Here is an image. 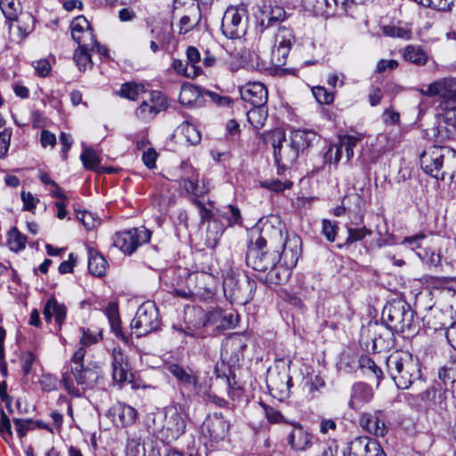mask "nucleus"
<instances>
[{"label":"nucleus","instance_id":"nucleus-44","mask_svg":"<svg viewBox=\"0 0 456 456\" xmlns=\"http://www.w3.org/2000/svg\"><path fill=\"white\" fill-rule=\"evenodd\" d=\"M90 49L77 48L73 59L79 70H85L87 66H91V52Z\"/></svg>","mask_w":456,"mask_h":456},{"label":"nucleus","instance_id":"nucleus-8","mask_svg":"<svg viewBox=\"0 0 456 456\" xmlns=\"http://www.w3.org/2000/svg\"><path fill=\"white\" fill-rule=\"evenodd\" d=\"M247 20L248 10L245 4L227 8L222 19L223 34L230 39L242 37L247 31Z\"/></svg>","mask_w":456,"mask_h":456},{"label":"nucleus","instance_id":"nucleus-45","mask_svg":"<svg viewBox=\"0 0 456 456\" xmlns=\"http://www.w3.org/2000/svg\"><path fill=\"white\" fill-rule=\"evenodd\" d=\"M289 52L290 50H289V48L276 47L273 45L271 53V64L275 68L284 66Z\"/></svg>","mask_w":456,"mask_h":456},{"label":"nucleus","instance_id":"nucleus-32","mask_svg":"<svg viewBox=\"0 0 456 456\" xmlns=\"http://www.w3.org/2000/svg\"><path fill=\"white\" fill-rule=\"evenodd\" d=\"M107 261L105 258L93 248L88 249V270L96 276L102 277L105 274Z\"/></svg>","mask_w":456,"mask_h":456},{"label":"nucleus","instance_id":"nucleus-41","mask_svg":"<svg viewBox=\"0 0 456 456\" xmlns=\"http://www.w3.org/2000/svg\"><path fill=\"white\" fill-rule=\"evenodd\" d=\"M294 40V37L290 29L281 27L279 28L275 37H274V44L276 47H284L291 49V45Z\"/></svg>","mask_w":456,"mask_h":456},{"label":"nucleus","instance_id":"nucleus-31","mask_svg":"<svg viewBox=\"0 0 456 456\" xmlns=\"http://www.w3.org/2000/svg\"><path fill=\"white\" fill-rule=\"evenodd\" d=\"M225 226L220 220H212L207 226L205 244L210 248H214L218 244Z\"/></svg>","mask_w":456,"mask_h":456},{"label":"nucleus","instance_id":"nucleus-22","mask_svg":"<svg viewBox=\"0 0 456 456\" xmlns=\"http://www.w3.org/2000/svg\"><path fill=\"white\" fill-rule=\"evenodd\" d=\"M109 413L114 425L122 428L134 424L137 417L135 409L123 403L114 404Z\"/></svg>","mask_w":456,"mask_h":456},{"label":"nucleus","instance_id":"nucleus-25","mask_svg":"<svg viewBox=\"0 0 456 456\" xmlns=\"http://www.w3.org/2000/svg\"><path fill=\"white\" fill-rule=\"evenodd\" d=\"M373 397L372 388L362 382L355 383L352 387L351 398L348 405L353 410H359Z\"/></svg>","mask_w":456,"mask_h":456},{"label":"nucleus","instance_id":"nucleus-38","mask_svg":"<svg viewBox=\"0 0 456 456\" xmlns=\"http://www.w3.org/2000/svg\"><path fill=\"white\" fill-rule=\"evenodd\" d=\"M145 93L143 85L134 82L125 83L118 91V95L131 101H136L140 94Z\"/></svg>","mask_w":456,"mask_h":456},{"label":"nucleus","instance_id":"nucleus-16","mask_svg":"<svg viewBox=\"0 0 456 456\" xmlns=\"http://www.w3.org/2000/svg\"><path fill=\"white\" fill-rule=\"evenodd\" d=\"M344 456H386L381 445L368 436L354 438L347 447Z\"/></svg>","mask_w":456,"mask_h":456},{"label":"nucleus","instance_id":"nucleus-39","mask_svg":"<svg viewBox=\"0 0 456 456\" xmlns=\"http://www.w3.org/2000/svg\"><path fill=\"white\" fill-rule=\"evenodd\" d=\"M8 246L13 252H19L26 248L27 237L20 232L16 227H12L8 232Z\"/></svg>","mask_w":456,"mask_h":456},{"label":"nucleus","instance_id":"nucleus-46","mask_svg":"<svg viewBox=\"0 0 456 456\" xmlns=\"http://www.w3.org/2000/svg\"><path fill=\"white\" fill-rule=\"evenodd\" d=\"M338 142L343 152L346 154V161H349L354 156V147H355L359 142L358 137L354 135H345L340 137Z\"/></svg>","mask_w":456,"mask_h":456},{"label":"nucleus","instance_id":"nucleus-33","mask_svg":"<svg viewBox=\"0 0 456 456\" xmlns=\"http://www.w3.org/2000/svg\"><path fill=\"white\" fill-rule=\"evenodd\" d=\"M267 116L268 110L266 104L259 107L252 106L247 111L248 121L255 129H260L264 126Z\"/></svg>","mask_w":456,"mask_h":456},{"label":"nucleus","instance_id":"nucleus-47","mask_svg":"<svg viewBox=\"0 0 456 456\" xmlns=\"http://www.w3.org/2000/svg\"><path fill=\"white\" fill-rule=\"evenodd\" d=\"M80 331L82 336L80 338V347L84 349L86 346H90L95 343H97L102 338V331H92L89 329L81 328Z\"/></svg>","mask_w":456,"mask_h":456},{"label":"nucleus","instance_id":"nucleus-15","mask_svg":"<svg viewBox=\"0 0 456 456\" xmlns=\"http://www.w3.org/2000/svg\"><path fill=\"white\" fill-rule=\"evenodd\" d=\"M229 428V421L219 413L208 415L201 426L202 435L216 443L226 437Z\"/></svg>","mask_w":456,"mask_h":456},{"label":"nucleus","instance_id":"nucleus-63","mask_svg":"<svg viewBox=\"0 0 456 456\" xmlns=\"http://www.w3.org/2000/svg\"><path fill=\"white\" fill-rule=\"evenodd\" d=\"M338 232V225L330 220L324 219L322 221V234L329 241H334Z\"/></svg>","mask_w":456,"mask_h":456},{"label":"nucleus","instance_id":"nucleus-52","mask_svg":"<svg viewBox=\"0 0 456 456\" xmlns=\"http://www.w3.org/2000/svg\"><path fill=\"white\" fill-rule=\"evenodd\" d=\"M342 148L339 142L331 145L324 155L325 162L337 166L343 155Z\"/></svg>","mask_w":456,"mask_h":456},{"label":"nucleus","instance_id":"nucleus-56","mask_svg":"<svg viewBox=\"0 0 456 456\" xmlns=\"http://www.w3.org/2000/svg\"><path fill=\"white\" fill-rule=\"evenodd\" d=\"M75 41L77 43L78 48L94 50L96 45V39L92 28L83 36H77V39Z\"/></svg>","mask_w":456,"mask_h":456},{"label":"nucleus","instance_id":"nucleus-53","mask_svg":"<svg viewBox=\"0 0 456 456\" xmlns=\"http://www.w3.org/2000/svg\"><path fill=\"white\" fill-rule=\"evenodd\" d=\"M221 216L227 221V225L241 224V216L240 209L232 205H229L228 212L222 213Z\"/></svg>","mask_w":456,"mask_h":456},{"label":"nucleus","instance_id":"nucleus-5","mask_svg":"<svg viewBox=\"0 0 456 456\" xmlns=\"http://www.w3.org/2000/svg\"><path fill=\"white\" fill-rule=\"evenodd\" d=\"M382 317L392 331L396 333L414 331V314L405 302L395 301L386 305Z\"/></svg>","mask_w":456,"mask_h":456},{"label":"nucleus","instance_id":"nucleus-37","mask_svg":"<svg viewBox=\"0 0 456 456\" xmlns=\"http://www.w3.org/2000/svg\"><path fill=\"white\" fill-rule=\"evenodd\" d=\"M177 132L180 133L185 141L191 145L198 144L201 140V134L198 128L189 122H183L177 128Z\"/></svg>","mask_w":456,"mask_h":456},{"label":"nucleus","instance_id":"nucleus-26","mask_svg":"<svg viewBox=\"0 0 456 456\" xmlns=\"http://www.w3.org/2000/svg\"><path fill=\"white\" fill-rule=\"evenodd\" d=\"M312 436L301 425H294L288 436V444L297 451L305 450L311 444Z\"/></svg>","mask_w":456,"mask_h":456},{"label":"nucleus","instance_id":"nucleus-19","mask_svg":"<svg viewBox=\"0 0 456 456\" xmlns=\"http://www.w3.org/2000/svg\"><path fill=\"white\" fill-rule=\"evenodd\" d=\"M279 253L268 251H256L248 249L246 261L248 266L258 272H265L273 267L278 260Z\"/></svg>","mask_w":456,"mask_h":456},{"label":"nucleus","instance_id":"nucleus-60","mask_svg":"<svg viewBox=\"0 0 456 456\" xmlns=\"http://www.w3.org/2000/svg\"><path fill=\"white\" fill-rule=\"evenodd\" d=\"M0 435L5 441L12 436L10 419L3 411L0 415Z\"/></svg>","mask_w":456,"mask_h":456},{"label":"nucleus","instance_id":"nucleus-17","mask_svg":"<svg viewBox=\"0 0 456 456\" xmlns=\"http://www.w3.org/2000/svg\"><path fill=\"white\" fill-rule=\"evenodd\" d=\"M360 425L375 436L383 437L388 431L387 417L383 411L362 413L360 417Z\"/></svg>","mask_w":456,"mask_h":456},{"label":"nucleus","instance_id":"nucleus-43","mask_svg":"<svg viewBox=\"0 0 456 456\" xmlns=\"http://www.w3.org/2000/svg\"><path fill=\"white\" fill-rule=\"evenodd\" d=\"M70 28L73 40L77 39V36L81 37L92 28L88 20L84 16L75 18L71 22Z\"/></svg>","mask_w":456,"mask_h":456},{"label":"nucleus","instance_id":"nucleus-10","mask_svg":"<svg viewBox=\"0 0 456 456\" xmlns=\"http://www.w3.org/2000/svg\"><path fill=\"white\" fill-rule=\"evenodd\" d=\"M151 232L144 227L134 228L115 235L113 245L125 254L131 255L136 248L151 240Z\"/></svg>","mask_w":456,"mask_h":456},{"label":"nucleus","instance_id":"nucleus-61","mask_svg":"<svg viewBox=\"0 0 456 456\" xmlns=\"http://www.w3.org/2000/svg\"><path fill=\"white\" fill-rule=\"evenodd\" d=\"M222 313L221 309H215L209 311L205 314L204 326L215 325L216 329L218 330V324L222 323Z\"/></svg>","mask_w":456,"mask_h":456},{"label":"nucleus","instance_id":"nucleus-20","mask_svg":"<svg viewBox=\"0 0 456 456\" xmlns=\"http://www.w3.org/2000/svg\"><path fill=\"white\" fill-rule=\"evenodd\" d=\"M189 281L195 282V293L203 297H212L216 292L217 280L210 273H195L190 275Z\"/></svg>","mask_w":456,"mask_h":456},{"label":"nucleus","instance_id":"nucleus-4","mask_svg":"<svg viewBox=\"0 0 456 456\" xmlns=\"http://www.w3.org/2000/svg\"><path fill=\"white\" fill-rule=\"evenodd\" d=\"M419 92L426 96H439L441 102L436 107V115L443 120L450 121V125L456 124V81L452 78L436 80L428 86L427 89Z\"/></svg>","mask_w":456,"mask_h":456},{"label":"nucleus","instance_id":"nucleus-62","mask_svg":"<svg viewBox=\"0 0 456 456\" xmlns=\"http://www.w3.org/2000/svg\"><path fill=\"white\" fill-rule=\"evenodd\" d=\"M78 219L87 230H92L100 224V220L95 218L92 213L87 211L79 213Z\"/></svg>","mask_w":456,"mask_h":456},{"label":"nucleus","instance_id":"nucleus-49","mask_svg":"<svg viewBox=\"0 0 456 456\" xmlns=\"http://www.w3.org/2000/svg\"><path fill=\"white\" fill-rule=\"evenodd\" d=\"M13 423L17 435L20 438L24 437L28 431L39 426V423L34 422L32 419H14Z\"/></svg>","mask_w":456,"mask_h":456},{"label":"nucleus","instance_id":"nucleus-24","mask_svg":"<svg viewBox=\"0 0 456 456\" xmlns=\"http://www.w3.org/2000/svg\"><path fill=\"white\" fill-rule=\"evenodd\" d=\"M43 315L46 322H51L52 319L54 318L55 323L60 329L65 322L67 308L63 304L59 303L55 297H52L45 304Z\"/></svg>","mask_w":456,"mask_h":456},{"label":"nucleus","instance_id":"nucleus-12","mask_svg":"<svg viewBox=\"0 0 456 456\" xmlns=\"http://www.w3.org/2000/svg\"><path fill=\"white\" fill-rule=\"evenodd\" d=\"M273 155L277 165L281 168H288L293 165L298 158L299 151L293 147L292 143L282 146L285 141V134L281 130L273 131Z\"/></svg>","mask_w":456,"mask_h":456},{"label":"nucleus","instance_id":"nucleus-34","mask_svg":"<svg viewBox=\"0 0 456 456\" xmlns=\"http://www.w3.org/2000/svg\"><path fill=\"white\" fill-rule=\"evenodd\" d=\"M403 57L407 61L419 66L425 65L428 60L427 53L419 45H407L403 50Z\"/></svg>","mask_w":456,"mask_h":456},{"label":"nucleus","instance_id":"nucleus-30","mask_svg":"<svg viewBox=\"0 0 456 456\" xmlns=\"http://www.w3.org/2000/svg\"><path fill=\"white\" fill-rule=\"evenodd\" d=\"M316 139L317 134L311 130H295L290 135V142L299 152L309 148Z\"/></svg>","mask_w":456,"mask_h":456},{"label":"nucleus","instance_id":"nucleus-64","mask_svg":"<svg viewBox=\"0 0 456 456\" xmlns=\"http://www.w3.org/2000/svg\"><path fill=\"white\" fill-rule=\"evenodd\" d=\"M431 7L441 12H452L456 8V0H431Z\"/></svg>","mask_w":456,"mask_h":456},{"label":"nucleus","instance_id":"nucleus-7","mask_svg":"<svg viewBox=\"0 0 456 456\" xmlns=\"http://www.w3.org/2000/svg\"><path fill=\"white\" fill-rule=\"evenodd\" d=\"M160 325L159 310L152 301L142 303L131 322V329L138 338L158 330Z\"/></svg>","mask_w":456,"mask_h":456},{"label":"nucleus","instance_id":"nucleus-54","mask_svg":"<svg viewBox=\"0 0 456 456\" xmlns=\"http://www.w3.org/2000/svg\"><path fill=\"white\" fill-rule=\"evenodd\" d=\"M199 91L196 86L191 85H184L181 88L179 100L183 104H190L193 97H198Z\"/></svg>","mask_w":456,"mask_h":456},{"label":"nucleus","instance_id":"nucleus-18","mask_svg":"<svg viewBox=\"0 0 456 456\" xmlns=\"http://www.w3.org/2000/svg\"><path fill=\"white\" fill-rule=\"evenodd\" d=\"M240 98L251 106L265 105L268 99L267 88L260 82H248L240 87Z\"/></svg>","mask_w":456,"mask_h":456},{"label":"nucleus","instance_id":"nucleus-14","mask_svg":"<svg viewBox=\"0 0 456 456\" xmlns=\"http://www.w3.org/2000/svg\"><path fill=\"white\" fill-rule=\"evenodd\" d=\"M167 97L159 91L151 93L150 98L143 101L135 110V116L142 121L152 120L159 112L167 109Z\"/></svg>","mask_w":456,"mask_h":456},{"label":"nucleus","instance_id":"nucleus-1","mask_svg":"<svg viewBox=\"0 0 456 456\" xmlns=\"http://www.w3.org/2000/svg\"><path fill=\"white\" fill-rule=\"evenodd\" d=\"M423 171L436 180H452L456 175V151L448 147L431 146L419 158Z\"/></svg>","mask_w":456,"mask_h":456},{"label":"nucleus","instance_id":"nucleus-23","mask_svg":"<svg viewBox=\"0 0 456 456\" xmlns=\"http://www.w3.org/2000/svg\"><path fill=\"white\" fill-rule=\"evenodd\" d=\"M112 379L116 383L122 384L128 380L129 365L119 347H114L111 352Z\"/></svg>","mask_w":456,"mask_h":456},{"label":"nucleus","instance_id":"nucleus-29","mask_svg":"<svg viewBox=\"0 0 456 456\" xmlns=\"http://www.w3.org/2000/svg\"><path fill=\"white\" fill-rule=\"evenodd\" d=\"M199 173L191 169V175L183 176L179 180V185L183 187L188 193L196 197H201L208 193V189L204 184L199 183Z\"/></svg>","mask_w":456,"mask_h":456},{"label":"nucleus","instance_id":"nucleus-40","mask_svg":"<svg viewBox=\"0 0 456 456\" xmlns=\"http://www.w3.org/2000/svg\"><path fill=\"white\" fill-rule=\"evenodd\" d=\"M187 64L191 69V76L198 77L202 73L201 68L199 66L200 61V53L194 46H189L186 49Z\"/></svg>","mask_w":456,"mask_h":456},{"label":"nucleus","instance_id":"nucleus-27","mask_svg":"<svg viewBox=\"0 0 456 456\" xmlns=\"http://www.w3.org/2000/svg\"><path fill=\"white\" fill-rule=\"evenodd\" d=\"M447 391L448 389L444 387L432 386L421 393L420 399L425 403L428 408L434 406L443 408L446 399Z\"/></svg>","mask_w":456,"mask_h":456},{"label":"nucleus","instance_id":"nucleus-28","mask_svg":"<svg viewBox=\"0 0 456 456\" xmlns=\"http://www.w3.org/2000/svg\"><path fill=\"white\" fill-rule=\"evenodd\" d=\"M169 371L183 388L190 392H197L198 379L191 370H187L178 364H172L169 366Z\"/></svg>","mask_w":456,"mask_h":456},{"label":"nucleus","instance_id":"nucleus-58","mask_svg":"<svg viewBox=\"0 0 456 456\" xmlns=\"http://www.w3.org/2000/svg\"><path fill=\"white\" fill-rule=\"evenodd\" d=\"M193 203L199 208L201 223L209 224L212 220H219L214 216L213 211L210 208H208L200 200L195 199Z\"/></svg>","mask_w":456,"mask_h":456},{"label":"nucleus","instance_id":"nucleus-42","mask_svg":"<svg viewBox=\"0 0 456 456\" xmlns=\"http://www.w3.org/2000/svg\"><path fill=\"white\" fill-rule=\"evenodd\" d=\"M84 167L90 170H98L100 165V157L96 151L91 148H86L80 157Z\"/></svg>","mask_w":456,"mask_h":456},{"label":"nucleus","instance_id":"nucleus-11","mask_svg":"<svg viewBox=\"0 0 456 456\" xmlns=\"http://www.w3.org/2000/svg\"><path fill=\"white\" fill-rule=\"evenodd\" d=\"M0 8L7 20L15 21V24L11 25V28L15 26L24 35L31 32L34 18L28 13H20L19 0H0Z\"/></svg>","mask_w":456,"mask_h":456},{"label":"nucleus","instance_id":"nucleus-3","mask_svg":"<svg viewBox=\"0 0 456 456\" xmlns=\"http://www.w3.org/2000/svg\"><path fill=\"white\" fill-rule=\"evenodd\" d=\"M387 367L391 379L399 389H407L420 377L418 359L408 352H395L387 359Z\"/></svg>","mask_w":456,"mask_h":456},{"label":"nucleus","instance_id":"nucleus-13","mask_svg":"<svg viewBox=\"0 0 456 456\" xmlns=\"http://www.w3.org/2000/svg\"><path fill=\"white\" fill-rule=\"evenodd\" d=\"M266 384L270 394L282 401L289 395L292 378L289 371L282 368L281 370L270 371L267 376Z\"/></svg>","mask_w":456,"mask_h":456},{"label":"nucleus","instance_id":"nucleus-21","mask_svg":"<svg viewBox=\"0 0 456 456\" xmlns=\"http://www.w3.org/2000/svg\"><path fill=\"white\" fill-rule=\"evenodd\" d=\"M301 239L296 234L287 235L283 248L278 258H281L287 266L293 267L297 265L301 253Z\"/></svg>","mask_w":456,"mask_h":456},{"label":"nucleus","instance_id":"nucleus-36","mask_svg":"<svg viewBox=\"0 0 456 456\" xmlns=\"http://www.w3.org/2000/svg\"><path fill=\"white\" fill-rule=\"evenodd\" d=\"M325 381L320 375H313L306 378L304 389L311 398L319 396L325 387Z\"/></svg>","mask_w":456,"mask_h":456},{"label":"nucleus","instance_id":"nucleus-55","mask_svg":"<svg viewBox=\"0 0 456 456\" xmlns=\"http://www.w3.org/2000/svg\"><path fill=\"white\" fill-rule=\"evenodd\" d=\"M371 234V231L366 227L353 229L348 228V237L346 240V244H353L364 239L366 236Z\"/></svg>","mask_w":456,"mask_h":456},{"label":"nucleus","instance_id":"nucleus-9","mask_svg":"<svg viewBox=\"0 0 456 456\" xmlns=\"http://www.w3.org/2000/svg\"><path fill=\"white\" fill-rule=\"evenodd\" d=\"M186 413L179 405H170L165 411L162 439L170 443L179 438L186 429Z\"/></svg>","mask_w":456,"mask_h":456},{"label":"nucleus","instance_id":"nucleus-50","mask_svg":"<svg viewBox=\"0 0 456 456\" xmlns=\"http://www.w3.org/2000/svg\"><path fill=\"white\" fill-rule=\"evenodd\" d=\"M268 273L266 274V280L274 284H278L285 281L289 274L288 271L285 268L279 267L276 265L273 267L268 269Z\"/></svg>","mask_w":456,"mask_h":456},{"label":"nucleus","instance_id":"nucleus-6","mask_svg":"<svg viewBox=\"0 0 456 456\" xmlns=\"http://www.w3.org/2000/svg\"><path fill=\"white\" fill-rule=\"evenodd\" d=\"M225 297L232 303L245 305L253 297L256 282L244 274L227 275L223 283Z\"/></svg>","mask_w":456,"mask_h":456},{"label":"nucleus","instance_id":"nucleus-2","mask_svg":"<svg viewBox=\"0 0 456 456\" xmlns=\"http://www.w3.org/2000/svg\"><path fill=\"white\" fill-rule=\"evenodd\" d=\"M86 349L79 347L73 354L70 368L63 371L62 383L65 389L71 395L79 397L81 391L74 385V380L82 390L92 388L97 382L99 372L96 369L85 367L83 361Z\"/></svg>","mask_w":456,"mask_h":456},{"label":"nucleus","instance_id":"nucleus-48","mask_svg":"<svg viewBox=\"0 0 456 456\" xmlns=\"http://www.w3.org/2000/svg\"><path fill=\"white\" fill-rule=\"evenodd\" d=\"M417 256L426 264L437 266L440 264V254L429 248H424L422 250L417 251Z\"/></svg>","mask_w":456,"mask_h":456},{"label":"nucleus","instance_id":"nucleus-57","mask_svg":"<svg viewBox=\"0 0 456 456\" xmlns=\"http://www.w3.org/2000/svg\"><path fill=\"white\" fill-rule=\"evenodd\" d=\"M426 239V235L424 233H419L413 236L405 237L402 244H407L410 246V248L413 251L422 250L423 248V240Z\"/></svg>","mask_w":456,"mask_h":456},{"label":"nucleus","instance_id":"nucleus-59","mask_svg":"<svg viewBox=\"0 0 456 456\" xmlns=\"http://www.w3.org/2000/svg\"><path fill=\"white\" fill-rule=\"evenodd\" d=\"M384 33L389 37L404 38V39H410L411 35V30L404 28L395 27V26L385 27Z\"/></svg>","mask_w":456,"mask_h":456},{"label":"nucleus","instance_id":"nucleus-35","mask_svg":"<svg viewBox=\"0 0 456 456\" xmlns=\"http://www.w3.org/2000/svg\"><path fill=\"white\" fill-rule=\"evenodd\" d=\"M438 377L444 387L449 390V385L452 386L456 382V355L439 370Z\"/></svg>","mask_w":456,"mask_h":456},{"label":"nucleus","instance_id":"nucleus-51","mask_svg":"<svg viewBox=\"0 0 456 456\" xmlns=\"http://www.w3.org/2000/svg\"><path fill=\"white\" fill-rule=\"evenodd\" d=\"M312 93L320 104H330L334 101V94L324 86H314Z\"/></svg>","mask_w":456,"mask_h":456}]
</instances>
